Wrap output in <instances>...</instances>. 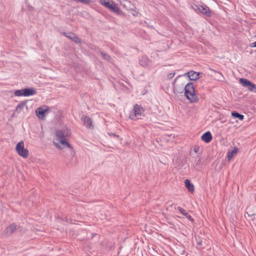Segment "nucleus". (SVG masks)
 Listing matches in <instances>:
<instances>
[{
    "mask_svg": "<svg viewBox=\"0 0 256 256\" xmlns=\"http://www.w3.org/2000/svg\"><path fill=\"white\" fill-rule=\"evenodd\" d=\"M57 136V140L63 146H66L70 148V152L72 156H74L75 152L73 150L70 144L68 143L66 138L68 137L71 134V131L68 128H64L61 130H57L56 132Z\"/></svg>",
    "mask_w": 256,
    "mask_h": 256,
    "instance_id": "1",
    "label": "nucleus"
},
{
    "mask_svg": "<svg viewBox=\"0 0 256 256\" xmlns=\"http://www.w3.org/2000/svg\"><path fill=\"white\" fill-rule=\"evenodd\" d=\"M184 96L192 102H198V98L196 96L192 82H188L184 86Z\"/></svg>",
    "mask_w": 256,
    "mask_h": 256,
    "instance_id": "2",
    "label": "nucleus"
},
{
    "mask_svg": "<svg viewBox=\"0 0 256 256\" xmlns=\"http://www.w3.org/2000/svg\"><path fill=\"white\" fill-rule=\"evenodd\" d=\"M144 110L141 105L136 104L134 106V108L130 112L129 118L132 120H136L141 118L142 116H144L143 112Z\"/></svg>",
    "mask_w": 256,
    "mask_h": 256,
    "instance_id": "3",
    "label": "nucleus"
},
{
    "mask_svg": "<svg viewBox=\"0 0 256 256\" xmlns=\"http://www.w3.org/2000/svg\"><path fill=\"white\" fill-rule=\"evenodd\" d=\"M102 4L108 8L112 12L119 14L120 12V9L116 6V4L110 0H100Z\"/></svg>",
    "mask_w": 256,
    "mask_h": 256,
    "instance_id": "4",
    "label": "nucleus"
},
{
    "mask_svg": "<svg viewBox=\"0 0 256 256\" xmlns=\"http://www.w3.org/2000/svg\"><path fill=\"white\" fill-rule=\"evenodd\" d=\"M16 150L18 154L24 158H26L29 154L28 150L24 147V142L20 141L18 142L16 147Z\"/></svg>",
    "mask_w": 256,
    "mask_h": 256,
    "instance_id": "5",
    "label": "nucleus"
},
{
    "mask_svg": "<svg viewBox=\"0 0 256 256\" xmlns=\"http://www.w3.org/2000/svg\"><path fill=\"white\" fill-rule=\"evenodd\" d=\"M240 82L242 86L247 88L248 90L256 92V85L252 84L249 80L244 78H241L240 80Z\"/></svg>",
    "mask_w": 256,
    "mask_h": 256,
    "instance_id": "6",
    "label": "nucleus"
},
{
    "mask_svg": "<svg viewBox=\"0 0 256 256\" xmlns=\"http://www.w3.org/2000/svg\"><path fill=\"white\" fill-rule=\"evenodd\" d=\"M48 110V107L46 106L39 107L36 110V114L39 118L44 120L46 118V112Z\"/></svg>",
    "mask_w": 256,
    "mask_h": 256,
    "instance_id": "7",
    "label": "nucleus"
},
{
    "mask_svg": "<svg viewBox=\"0 0 256 256\" xmlns=\"http://www.w3.org/2000/svg\"><path fill=\"white\" fill-rule=\"evenodd\" d=\"M181 76H182L181 75H180L178 77H176L174 79V82H173L174 91H176V92H177L178 93H179V94H182L184 90V86H185V84L184 83H181L180 84H176V82L177 80L178 79V78Z\"/></svg>",
    "mask_w": 256,
    "mask_h": 256,
    "instance_id": "8",
    "label": "nucleus"
},
{
    "mask_svg": "<svg viewBox=\"0 0 256 256\" xmlns=\"http://www.w3.org/2000/svg\"><path fill=\"white\" fill-rule=\"evenodd\" d=\"M81 120L84 122V125L87 128L92 129L94 128V126L92 125V121L90 118L86 115H82L81 118Z\"/></svg>",
    "mask_w": 256,
    "mask_h": 256,
    "instance_id": "9",
    "label": "nucleus"
},
{
    "mask_svg": "<svg viewBox=\"0 0 256 256\" xmlns=\"http://www.w3.org/2000/svg\"><path fill=\"white\" fill-rule=\"evenodd\" d=\"M62 34L76 44H80L81 40L74 32H63Z\"/></svg>",
    "mask_w": 256,
    "mask_h": 256,
    "instance_id": "10",
    "label": "nucleus"
},
{
    "mask_svg": "<svg viewBox=\"0 0 256 256\" xmlns=\"http://www.w3.org/2000/svg\"><path fill=\"white\" fill-rule=\"evenodd\" d=\"M16 224L15 223H12L4 229V234L6 236H10L16 230Z\"/></svg>",
    "mask_w": 256,
    "mask_h": 256,
    "instance_id": "11",
    "label": "nucleus"
},
{
    "mask_svg": "<svg viewBox=\"0 0 256 256\" xmlns=\"http://www.w3.org/2000/svg\"><path fill=\"white\" fill-rule=\"evenodd\" d=\"M200 74V72H196L193 70H190L188 72L184 74V75H187L190 80H196L199 78V75Z\"/></svg>",
    "mask_w": 256,
    "mask_h": 256,
    "instance_id": "12",
    "label": "nucleus"
},
{
    "mask_svg": "<svg viewBox=\"0 0 256 256\" xmlns=\"http://www.w3.org/2000/svg\"><path fill=\"white\" fill-rule=\"evenodd\" d=\"M202 140L206 143H209L212 138V136L210 132L208 131L204 132L201 137Z\"/></svg>",
    "mask_w": 256,
    "mask_h": 256,
    "instance_id": "13",
    "label": "nucleus"
},
{
    "mask_svg": "<svg viewBox=\"0 0 256 256\" xmlns=\"http://www.w3.org/2000/svg\"><path fill=\"white\" fill-rule=\"evenodd\" d=\"M24 96H28L34 95L36 94V90L32 88H26L24 89Z\"/></svg>",
    "mask_w": 256,
    "mask_h": 256,
    "instance_id": "14",
    "label": "nucleus"
},
{
    "mask_svg": "<svg viewBox=\"0 0 256 256\" xmlns=\"http://www.w3.org/2000/svg\"><path fill=\"white\" fill-rule=\"evenodd\" d=\"M199 12H201L208 17H210L212 16L210 10L207 6H206L205 7L201 6Z\"/></svg>",
    "mask_w": 256,
    "mask_h": 256,
    "instance_id": "15",
    "label": "nucleus"
},
{
    "mask_svg": "<svg viewBox=\"0 0 256 256\" xmlns=\"http://www.w3.org/2000/svg\"><path fill=\"white\" fill-rule=\"evenodd\" d=\"M184 184L185 186L189 192L192 193L194 192V186L190 182V181L188 179H186L184 180Z\"/></svg>",
    "mask_w": 256,
    "mask_h": 256,
    "instance_id": "16",
    "label": "nucleus"
},
{
    "mask_svg": "<svg viewBox=\"0 0 256 256\" xmlns=\"http://www.w3.org/2000/svg\"><path fill=\"white\" fill-rule=\"evenodd\" d=\"M150 62V60L146 56H142L141 59L140 60V64L144 67L148 66Z\"/></svg>",
    "mask_w": 256,
    "mask_h": 256,
    "instance_id": "17",
    "label": "nucleus"
},
{
    "mask_svg": "<svg viewBox=\"0 0 256 256\" xmlns=\"http://www.w3.org/2000/svg\"><path fill=\"white\" fill-rule=\"evenodd\" d=\"M28 100L22 101L16 107V112L18 113H20L21 112L22 110L26 106Z\"/></svg>",
    "mask_w": 256,
    "mask_h": 256,
    "instance_id": "18",
    "label": "nucleus"
},
{
    "mask_svg": "<svg viewBox=\"0 0 256 256\" xmlns=\"http://www.w3.org/2000/svg\"><path fill=\"white\" fill-rule=\"evenodd\" d=\"M178 209L180 211V212L184 216H186V218L190 221H193V218L186 212L185 210L182 208L178 206Z\"/></svg>",
    "mask_w": 256,
    "mask_h": 256,
    "instance_id": "19",
    "label": "nucleus"
},
{
    "mask_svg": "<svg viewBox=\"0 0 256 256\" xmlns=\"http://www.w3.org/2000/svg\"><path fill=\"white\" fill-rule=\"evenodd\" d=\"M231 115L234 118H238L241 120H242L244 119V116L238 112L236 111L232 112Z\"/></svg>",
    "mask_w": 256,
    "mask_h": 256,
    "instance_id": "20",
    "label": "nucleus"
},
{
    "mask_svg": "<svg viewBox=\"0 0 256 256\" xmlns=\"http://www.w3.org/2000/svg\"><path fill=\"white\" fill-rule=\"evenodd\" d=\"M100 54L102 56V58L104 60H108V61L110 60L111 57L110 55H108V54L104 53L102 52H100Z\"/></svg>",
    "mask_w": 256,
    "mask_h": 256,
    "instance_id": "21",
    "label": "nucleus"
},
{
    "mask_svg": "<svg viewBox=\"0 0 256 256\" xmlns=\"http://www.w3.org/2000/svg\"><path fill=\"white\" fill-rule=\"evenodd\" d=\"M24 89L16 90L14 92V95L16 96H24Z\"/></svg>",
    "mask_w": 256,
    "mask_h": 256,
    "instance_id": "22",
    "label": "nucleus"
},
{
    "mask_svg": "<svg viewBox=\"0 0 256 256\" xmlns=\"http://www.w3.org/2000/svg\"><path fill=\"white\" fill-rule=\"evenodd\" d=\"M237 148H234V150H232L231 152H228V160H230L232 158V157L234 154L236 153L237 150Z\"/></svg>",
    "mask_w": 256,
    "mask_h": 256,
    "instance_id": "23",
    "label": "nucleus"
},
{
    "mask_svg": "<svg viewBox=\"0 0 256 256\" xmlns=\"http://www.w3.org/2000/svg\"><path fill=\"white\" fill-rule=\"evenodd\" d=\"M78 2H82L84 4H88L92 2V1L91 0H78Z\"/></svg>",
    "mask_w": 256,
    "mask_h": 256,
    "instance_id": "24",
    "label": "nucleus"
},
{
    "mask_svg": "<svg viewBox=\"0 0 256 256\" xmlns=\"http://www.w3.org/2000/svg\"><path fill=\"white\" fill-rule=\"evenodd\" d=\"M192 8L195 10L196 12H200V7L196 4H194L192 6Z\"/></svg>",
    "mask_w": 256,
    "mask_h": 256,
    "instance_id": "25",
    "label": "nucleus"
},
{
    "mask_svg": "<svg viewBox=\"0 0 256 256\" xmlns=\"http://www.w3.org/2000/svg\"><path fill=\"white\" fill-rule=\"evenodd\" d=\"M174 76H175V72H172V73H170V74H168L167 76V77L168 79H172L174 77Z\"/></svg>",
    "mask_w": 256,
    "mask_h": 256,
    "instance_id": "26",
    "label": "nucleus"
},
{
    "mask_svg": "<svg viewBox=\"0 0 256 256\" xmlns=\"http://www.w3.org/2000/svg\"><path fill=\"white\" fill-rule=\"evenodd\" d=\"M200 148L198 146H195L194 148V150L195 152L197 153L199 152Z\"/></svg>",
    "mask_w": 256,
    "mask_h": 256,
    "instance_id": "27",
    "label": "nucleus"
},
{
    "mask_svg": "<svg viewBox=\"0 0 256 256\" xmlns=\"http://www.w3.org/2000/svg\"><path fill=\"white\" fill-rule=\"evenodd\" d=\"M246 214H247L248 215V216L250 217L252 216V219L254 220L256 218V215L255 214H250L248 212L246 213Z\"/></svg>",
    "mask_w": 256,
    "mask_h": 256,
    "instance_id": "28",
    "label": "nucleus"
},
{
    "mask_svg": "<svg viewBox=\"0 0 256 256\" xmlns=\"http://www.w3.org/2000/svg\"><path fill=\"white\" fill-rule=\"evenodd\" d=\"M197 243H198V244L200 246H202L203 245H202V240H197Z\"/></svg>",
    "mask_w": 256,
    "mask_h": 256,
    "instance_id": "29",
    "label": "nucleus"
},
{
    "mask_svg": "<svg viewBox=\"0 0 256 256\" xmlns=\"http://www.w3.org/2000/svg\"><path fill=\"white\" fill-rule=\"evenodd\" d=\"M252 47H256V41L252 44Z\"/></svg>",
    "mask_w": 256,
    "mask_h": 256,
    "instance_id": "30",
    "label": "nucleus"
},
{
    "mask_svg": "<svg viewBox=\"0 0 256 256\" xmlns=\"http://www.w3.org/2000/svg\"><path fill=\"white\" fill-rule=\"evenodd\" d=\"M112 134L114 136H115V137H117V138L119 137V136H118V134Z\"/></svg>",
    "mask_w": 256,
    "mask_h": 256,
    "instance_id": "31",
    "label": "nucleus"
},
{
    "mask_svg": "<svg viewBox=\"0 0 256 256\" xmlns=\"http://www.w3.org/2000/svg\"><path fill=\"white\" fill-rule=\"evenodd\" d=\"M74 1L78 2V0H74Z\"/></svg>",
    "mask_w": 256,
    "mask_h": 256,
    "instance_id": "32",
    "label": "nucleus"
}]
</instances>
